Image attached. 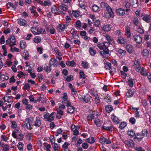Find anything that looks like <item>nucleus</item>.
<instances>
[{
    "mask_svg": "<svg viewBox=\"0 0 151 151\" xmlns=\"http://www.w3.org/2000/svg\"><path fill=\"white\" fill-rule=\"evenodd\" d=\"M133 66L134 68H136V70L137 72H138L141 69L140 65L137 60H136L134 61Z\"/></svg>",
    "mask_w": 151,
    "mask_h": 151,
    "instance_id": "1a4fd4ad",
    "label": "nucleus"
},
{
    "mask_svg": "<svg viewBox=\"0 0 151 151\" xmlns=\"http://www.w3.org/2000/svg\"><path fill=\"white\" fill-rule=\"evenodd\" d=\"M99 119L98 118H97V119H95L94 121L95 123L97 125V126L98 127H99L101 126V124L100 121H99Z\"/></svg>",
    "mask_w": 151,
    "mask_h": 151,
    "instance_id": "864d4df0",
    "label": "nucleus"
},
{
    "mask_svg": "<svg viewBox=\"0 0 151 151\" xmlns=\"http://www.w3.org/2000/svg\"><path fill=\"white\" fill-rule=\"evenodd\" d=\"M128 134L132 137L133 136H134L135 133L134 131L131 130L130 131H128L127 133Z\"/></svg>",
    "mask_w": 151,
    "mask_h": 151,
    "instance_id": "8fccbe9b",
    "label": "nucleus"
},
{
    "mask_svg": "<svg viewBox=\"0 0 151 151\" xmlns=\"http://www.w3.org/2000/svg\"><path fill=\"white\" fill-rule=\"evenodd\" d=\"M105 38L107 41L109 42H113V40L108 35H106L105 36Z\"/></svg>",
    "mask_w": 151,
    "mask_h": 151,
    "instance_id": "3c124183",
    "label": "nucleus"
},
{
    "mask_svg": "<svg viewBox=\"0 0 151 151\" xmlns=\"http://www.w3.org/2000/svg\"><path fill=\"white\" fill-rule=\"evenodd\" d=\"M31 31L35 35H37V29L36 28L34 27H32L31 28Z\"/></svg>",
    "mask_w": 151,
    "mask_h": 151,
    "instance_id": "6e6d98bb",
    "label": "nucleus"
},
{
    "mask_svg": "<svg viewBox=\"0 0 151 151\" xmlns=\"http://www.w3.org/2000/svg\"><path fill=\"white\" fill-rule=\"evenodd\" d=\"M59 8L57 7L55 5H54L51 8V11L52 13L54 14H57Z\"/></svg>",
    "mask_w": 151,
    "mask_h": 151,
    "instance_id": "dca6fc26",
    "label": "nucleus"
},
{
    "mask_svg": "<svg viewBox=\"0 0 151 151\" xmlns=\"http://www.w3.org/2000/svg\"><path fill=\"white\" fill-rule=\"evenodd\" d=\"M41 123V120L40 118L39 117H37L36 118L35 121L34 122V125L39 127L40 126Z\"/></svg>",
    "mask_w": 151,
    "mask_h": 151,
    "instance_id": "9b49d317",
    "label": "nucleus"
},
{
    "mask_svg": "<svg viewBox=\"0 0 151 151\" xmlns=\"http://www.w3.org/2000/svg\"><path fill=\"white\" fill-rule=\"evenodd\" d=\"M104 100L105 101L109 103L111 102V99L110 96L108 94H107L105 98H104Z\"/></svg>",
    "mask_w": 151,
    "mask_h": 151,
    "instance_id": "c9c22d12",
    "label": "nucleus"
},
{
    "mask_svg": "<svg viewBox=\"0 0 151 151\" xmlns=\"http://www.w3.org/2000/svg\"><path fill=\"white\" fill-rule=\"evenodd\" d=\"M79 75L81 78L85 79L86 78V75L84 74L83 72L81 70L79 72Z\"/></svg>",
    "mask_w": 151,
    "mask_h": 151,
    "instance_id": "79ce46f5",
    "label": "nucleus"
},
{
    "mask_svg": "<svg viewBox=\"0 0 151 151\" xmlns=\"http://www.w3.org/2000/svg\"><path fill=\"white\" fill-rule=\"evenodd\" d=\"M0 43L3 44L5 42L4 37V35L2 36L0 38Z\"/></svg>",
    "mask_w": 151,
    "mask_h": 151,
    "instance_id": "338daca9",
    "label": "nucleus"
},
{
    "mask_svg": "<svg viewBox=\"0 0 151 151\" xmlns=\"http://www.w3.org/2000/svg\"><path fill=\"white\" fill-rule=\"evenodd\" d=\"M106 140V138L104 137L100 138L99 139L100 142L101 144H105Z\"/></svg>",
    "mask_w": 151,
    "mask_h": 151,
    "instance_id": "bf43d9fd",
    "label": "nucleus"
},
{
    "mask_svg": "<svg viewBox=\"0 0 151 151\" xmlns=\"http://www.w3.org/2000/svg\"><path fill=\"white\" fill-rule=\"evenodd\" d=\"M133 94L134 92H133L132 91L129 90H128V92L127 93V96L128 97H131L133 96Z\"/></svg>",
    "mask_w": 151,
    "mask_h": 151,
    "instance_id": "58836bf2",
    "label": "nucleus"
},
{
    "mask_svg": "<svg viewBox=\"0 0 151 151\" xmlns=\"http://www.w3.org/2000/svg\"><path fill=\"white\" fill-rule=\"evenodd\" d=\"M133 38L134 40L138 44H139L142 42V38L140 36L134 35L133 36Z\"/></svg>",
    "mask_w": 151,
    "mask_h": 151,
    "instance_id": "6e6552de",
    "label": "nucleus"
},
{
    "mask_svg": "<svg viewBox=\"0 0 151 151\" xmlns=\"http://www.w3.org/2000/svg\"><path fill=\"white\" fill-rule=\"evenodd\" d=\"M49 64L50 66L52 65H53L54 66H56L58 64V62L55 59L52 58L50 60Z\"/></svg>",
    "mask_w": 151,
    "mask_h": 151,
    "instance_id": "2eb2a0df",
    "label": "nucleus"
},
{
    "mask_svg": "<svg viewBox=\"0 0 151 151\" xmlns=\"http://www.w3.org/2000/svg\"><path fill=\"white\" fill-rule=\"evenodd\" d=\"M23 145L22 144V143L21 142H19L18 143L17 147L18 148V149L20 150H22L23 149Z\"/></svg>",
    "mask_w": 151,
    "mask_h": 151,
    "instance_id": "de8ad7c7",
    "label": "nucleus"
},
{
    "mask_svg": "<svg viewBox=\"0 0 151 151\" xmlns=\"http://www.w3.org/2000/svg\"><path fill=\"white\" fill-rule=\"evenodd\" d=\"M142 134H135V137L139 141H140L144 136H146L147 134V130L144 129L142 132Z\"/></svg>",
    "mask_w": 151,
    "mask_h": 151,
    "instance_id": "f03ea898",
    "label": "nucleus"
},
{
    "mask_svg": "<svg viewBox=\"0 0 151 151\" xmlns=\"http://www.w3.org/2000/svg\"><path fill=\"white\" fill-rule=\"evenodd\" d=\"M68 99V96L67 95V94L66 93H64V96L62 98V99H63L64 100L63 101H62V103L63 104H65V102L67 101H68V100H67Z\"/></svg>",
    "mask_w": 151,
    "mask_h": 151,
    "instance_id": "c85d7f7f",
    "label": "nucleus"
},
{
    "mask_svg": "<svg viewBox=\"0 0 151 151\" xmlns=\"http://www.w3.org/2000/svg\"><path fill=\"white\" fill-rule=\"evenodd\" d=\"M44 69L46 72H47L48 73L50 72L51 71V66H46L44 67Z\"/></svg>",
    "mask_w": 151,
    "mask_h": 151,
    "instance_id": "49530a36",
    "label": "nucleus"
},
{
    "mask_svg": "<svg viewBox=\"0 0 151 151\" xmlns=\"http://www.w3.org/2000/svg\"><path fill=\"white\" fill-rule=\"evenodd\" d=\"M60 9L64 11H66L68 9L67 6L61 3L59 6Z\"/></svg>",
    "mask_w": 151,
    "mask_h": 151,
    "instance_id": "5701e85b",
    "label": "nucleus"
},
{
    "mask_svg": "<svg viewBox=\"0 0 151 151\" xmlns=\"http://www.w3.org/2000/svg\"><path fill=\"white\" fill-rule=\"evenodd\" d=\"M105 109L108 113H110L113 110V107L111 105L106 106Z\"/></svg>",
    "mask_w": 151,
    "mask_h": 151,
    "instance_id": "6ab92c4d",
    "label": "nucleus"
},
{
    "mask_svg": "<svg viewBox=\"0 0 151 151\" xmlns=\"http://www.w3.org/2000/svg\"><path fill=\"white\" fill-rule=\"evenodd\" d=\"M20 45L21 48L23 49L26 47L25 41L24 40L20 42Z\"/></svg>",
    "mask_w": 151,
    "mask_h": 151,
    "instance_id": "473e14b6",
    "label": "nucleus"
},
{
    "mask_svg": "<svg viewBox=\"0 0 151 151\" xmlns=\"http://www.w3.org/2000/svg\"><path fill=\"white\" fill-rule=\"evenodd\" d=\"M142 54L144 56H147L149 54V52L147 49H145L142 51Z\"/></svg>",
    "mask_w": 151,
    "mask_h": 151,
    "instance_id": "37998d69",
    "label": "nucleus"
},
{
    "mask_svg": "<svg viewBox=\"0 0 151 151\" xmlns=\"http://www.w3.org/2000/svg\"><path fill=\"white\" fill-rule=\"evenodd\" d=\"M29 9L31 11V13H32L34 16H36V14H37V12L35 11V8L34 6H32L29 8Z\"/></svg>",
    "mask_w": 151,
    "mask_h": 151,
    "instance_id": "cd10ccee",
    "label": "nucleus"
},
{
    "mask_svg": "<svg viewBox=\"0 0 151 151\" xmlns=\"http://www.w3.org/2000/svg\"><path fill=\"white\" fill-rule=\"evenodd\" d=\"M94 112H92V114L89 115L87 116L88 120L92 121L94 117Z\"/></svg>",
    "mask_w": 151,
    "mask_h": 151,
    "instance_id": "2f4dec72",
    "label": "nucleus"
},
{
    "mask_svg": "<svg viewBox=\"0 0 151 151\" xmlns=\"http://www.w3.org/2000/svg\"><path fill=\"white\" fill-rule=\"evenodd\" d=\"M6 45L10 47L13 46V45H16L15 37L12 36L11 35L10 36L8 40L6 41Z\"/></svg>",
    "mask_w": 151,
    "mask_h": 151,
    "instance_id": "f257e3e1",
    "label": "nucleus"
},
{
    "mask_svg": "<svg viewBox=\"0 0 151 151\" xmlns=\"http://www.w3.org/2000/svg\"><path fill=\"white\" fill-rule=\"evenodd\" d=\"M125 143L128 146L130 147H133L134 145V142L132 140H129V141L126 140L125 141Z\"/></svg>",
    "mask_w": 151,
    "mask_h": 151,
    "instance_id": "a211bd4d",
    "label": "nucleus"
},
{
    "mask_svg": "<svg viewBox=\"0 0 151 151\" xmlns=\"http://www.w3.org/2000/svg\"><path fill=\"white\" fill-rule=\"evenodd\" d=\"M89 51L90 55L92 56H94L96 54V50H93L92 47H90L89 48Z\"/></svg>",
    "mask_w": 151,
    "mask_h": 151,
    "instance_id": "4be33fe9",
    "label": "nucleus"
},
{
    "mask_svg": "<svg viewBox=\"0 0 151 151\" xmlns=\"http://www.w3.org/2000/svg\"><path fill=\"white\" fill-rule=\"evenodd\" d=\"M82 99L85 103H88L90 101L91 98L89 95H87L85 96L84 98H82Z\"/></svg>",
    "mask_w": 151,
    "mask_h": 151,
    "instance_id": "a878e982",
    "label": "nucleus"
},
{
    "mask_svg": "<svg viewBox=\"0 0 151 151\" xmlns=\"http://www.w3.org/2000/svg\"><path fill=\"white\" fill-rule=\"evenodd\" d=\"M65 104L66 106L67 107L68 112L70 114L73 113L74 111V107L71 105L69 101L65 102Z\"/></svg>",
    "mask_w": 151,
    "mask_h": 151,
    "instance_id": "7ed1b4c3",
    "label": "nucleus"
},
{
    "mask_svg": "<svg viewBox=\"0 0 151 151\" xmlns=\"http://www.w3.org/2000/svg\"><path fill=\"white\" fill-rule=\"evenodd\" d=\"M112 127L110 126L109 127L106 126H102V128L103 129L107 131H110L112 130Z\"/></svg>",
    "mask_w": 151,
    "mask_h": 151,
    "instance_id": "ea45409f",
    "label": "nucleus"
},
{
    "mask_svg": "<svg viewBox=\"0 0 151 151\" xmlns=\"http://www.w3.org/2000/svg\"><path fill=\"white\" fill-rule=\"evenodd\" d=\"M24 88L25 89H27L28 91L30 89V87L29 85V84L28 83H26L24 84Z\"/></svg>",
    "mask_w": 151,
    "mask_h": 151,
    "instance_id": "0e129e2a",
    "label": "nucleus"
},
{
    "mask_svg": "<svg viewBox=\"0 0 151 151\" xmlns=\"http://www.w3.org/2000/svg\"><path fill=\"white\" fill-rule=\"evenodd\" d=\"M127 126V124L124 122H122L119 126V128L122 129H124Z\"/></svg>",
    "mask_w": 151,
    "mask_h": 151,
    "instance_id": "09e8293b",
    "label": "nucleus"
},
{
    "mask_svg": "<svg viewBox=\"0 0 151 151\" xmlns=\"http://www.w3.org/2000/svg\"><path fill=\"white\" fill-rule=\"evenodd\" d=\"M106 11L108 12V13L110 16V17L113 18L114 16V13L112 11V9L111 7L107 5V6L106 8Z\"/></svg>",
    "mask_w": 151,
    "mask_h": 151,
    "instance_id": "0eeeda50",
    "label": "nucleus"
},
{
    "mask_svg": "<svg viewBox=\"0 0 151 151\" xmlns=\"http://www.w3.org/2000/svg\"><path fill=\"white\" fill-rule=\"evenodd\" d=\"M43 145L44 146L46 147V150H48L50 149L51 148V146L50 145L48 144L47 143H44Z\"/></svg>",
    "mask_w": 151,
    "mask_h": 151,
    "instance_id": "e2e57ef3",
    "label": "nucleus"
},
{
    "mask_svg": "<svg viewBox=\"0 0 151 151\" xmlns=\"http://www.w3.org/2000/svg\"><path fill=\"white\" fill-rule=\"evenodd\" d=\"M140 73L141 74L144 76H145L148 75L147 73L146 72V70L143 67L142 68Z\"/></svg>",
    "mask_w": 151,
    "mask_h": 151,
    "instance_id": "bb28decb",
    "label": "nucleus"
},
{
    "mask_svg": "<svg viewBox=\"0 0 151 151\" xmlns=\"http://www.w3.org/2000/svg\"><path fill=\"white\" fill-rule=\"evenodd\" d=\"M125 35L128 38L130 37L131 33L130 32V28L128 26L125 27Z\"/></svg>",
    "mask_w": 151,
    "mask_h": 151,
    "instance_id": "39448f33",
    "label": "nucleus"
},
{
    "mask_svg": "<svg viewBox=\"0 0 151 151\" xmlns=\"http://www.w3.org/2000/svg\"><path fill=\"white\" fill-rule=\"evenodd\" d=\"M18 23L20 26L27 27L28 25L27 21L24 19H18Z\"/></svg>",
    "mask_w": 151,
    "mask_h": 151,
    "instance_id": "423d86ee",
    "label": "nucleus"
},
{
    "mask_svg": "<svg viewBox=\"0 0 151 151\" xmlns=\"http://www.w3.org/2000/svg\"><path fill=\"white\" fill-rule=\"evenodd\" d=\"M11 122L12 124L11 127L13 128H16L17 127V124L15 121H11Z\"/></svg>",
    "mask_w": 151,
    "mask_h": 151,
    "instance_id": "a18cd8bd",
    "label": "nucleus"
},
{
    "mask_svg": "<svg viewBox=\"0 0 151 151\" xmlns=\"http://www.w3.org/2000/svg\"><path fill=\"white\" fill-rule=\"evenodd\" d=\"M66 27L65 24H59L57 27V30L60 32L64 31Z\"/></svg>",
    "mask_w": 151,
    "mask_h": 151,
    "instance_id": "f8f14e48",
    "label": "nucleus"
},
{
    "mask_svg": "<svg viewBox=\"0 0 151 151\" xmlns=\"http://www.w3.org/2000/svg\"><path fill=\"white\" fill-rule=\"evenodd\" d=\"M30 119L29 118H26L25 121L24 122V124H22V126L23 127H26L28 129L31 130L32 129L31 126L29 123Z\"/></svg>",
    "mask_w": 151,
    "mask_h": 151,
    "instance_id": "20e7f679",
    "label": "nucleus"
},
{
    "mask_svg": "<svg viewBox=\"0 0 151 151\" xmlns=\"http://www.w3.org/2000/svg\"><path fill=\"white\" fill-rule=\"evenodd\" d=\"M133 23L136 25H137L138 24L139 22L138 20L136 18H134L133 19Z\"/></svg>",
    "mask_w": 151,
    "mask_h": 151,
    "instance_id": "052dcab7",
    "label": "nucleus"
},
{
    "mask_svg": "<svg viewBox=\"0 0 151 151\" xmlns=\"http://www.w3.org/2000/svg\"><path fill=\"white\" fill-rule=\"evenodd\" d=\"M7 6L8 8H9L10 7H12L13 8L15 9L13 4L11 2H8L7 4Z\"/></svg>",
    "mask_w": 151,
    "mask_h": 151,
    "instance_id": "13d9d810",
    "label": "nucleus"
},
{
    "mask_svg": "<svg viewBox=\"0 0 151 151\" xmlns=\"http://www.w3.org/2000/svg\"><path fill=\"white\" fill-rule=\"evenodd\" d=\"M103 29L105 31L108 32L111 29V27L109 25H106L103 27Z\"/></svg>",
    "mask_w": 151,
    "mask_h": 151,
    "instance_id": "e433bc0d",
    "label": "nucleus"
},
{
    "mask_svg": "<svg viewBox=\"0 0 151 151\" xmlns=\"http://www.w3.org/2000/svg\"><path fill=\"white\" fill-rule=\"evenodd\" d=\"M111 119L113 121L115 122L116 124H118L120 120L118 117L114 115L112 116Z\"/></svg>",
    "mask_w": 151,
    "mask_h": 151,
    "instance_id": "aec40b11",
    "label": "nucleus"
},
{
    "mask_svg": "<svg viewBox=\"0 0 151 151\" xmlns=\"http://www.w3.org/2000/svg\"><path fill=\"white\" fill-rule=\"evenodd\" d=\"M151 17L149 15H145L142 17V19L147 23L150 22Z\"/></svg>",
    "mask_w": 151,
    "mask_h": 151,
    "instance_id": "4468645a",
    "label": "nucleus"
},
{
    "mask_svg": "<svg viewBox=\"0 0 151 151\" xmlns=\"http://www.w3.org/2000/svg\"><path fill=\"white\" fill-rule=\"evenodd\" d=\"M11 47L10 50L12 52L15 51L16 52H19V50L18 48H16V47H12V46L10 47Z\"/></svg>",
    "mask_w": 151,
    "mask_h": 151,
    "instance_id": "603ef678",
    "label": "nucleus"
},
{
    "mask_svg": "<svg viewBox=\"0 0 151 151\" xmlns=\"http://www.w3.org/2000/svg\"><path fill=\"white\" fill-rule=\"evenodd\" d=\"M57 114L60 115H63V112L62 110L59 109H56Z\"/></svg>",
    "mask_w": 151,
    "mask_h": 151,
    "instance_id": "5fc2aeb1",
    "label": "nucleus"
},
{
    "mask_svg": "<svg viewBox=\"0 0 151 151\" xmlns=\"http://www.w3.org/2000/svg\"><path fill=\"white\" fill-rule=\"evenodd\" d=\"M10 32V29L9 28H6L5 29L3 32L4 34H7L8 33H9Z\"/></svg>",
    "mask_w": 151,
    "mask_h": 151,
    "instance_id": "680f3d73",
    "label": "nucleus"
},
{
    "mask_svg": "<svg viewBox=\"0 0 151 151\" xmlns=\"http://www.w3.org/2000/svg\"><path fill=\"white\" fill-rule=\"evenodd\" d=\"M55 114V112H52L49 115L48 119V121L49 122H51L53 121L54 119V115Z\"/></svg>",
    "mask_w": 151,
    "mask_h": 151,
    "instance_id": "f3484780",
    "label": "nucleus"
},
{
    "mask_svg": "<svg viewBox=\"0 0 151 151\" xmlns=\"http://www.w3.org/2000/svg\"><path fill=\"white\" fill-rule=\"evenodd\" d=\"M46 32L45 29L42 28H38L37 29V35L41 34H45Z\"/></svg>",
    "mask_w": 151,
    "mask_h": 151,
    "instance_id": "393cba45",
    "label": "nucleus"
},
{
    "mask_svg": "<svg viewBox=\"0 0 151 151\" xmlns=\"http://www.w3.org/2000/svg\"><path fill=\"white\" fill-rule=\"evenodd\" d=\"M82 147L85 149H87L88 147V145L86 143H84L82 145Z\"/></svg>",
    "mask_w": 151,
    "mask_h": 151,
    "instance_id": "4d7b16f0",
    "label": "nucleus"
},
{
    "mask_svg": "<svg viewBox=\"0 0 151 151\" xmlns=\"http://www.w3.org/2000/svg\"><path fill=\"white\" fill-rule=\"evenodd\" d=\"M103 51H100V54L101 55H103V54L105 53L107 54H109V51L108 48H103Z\"/></svg>",
    "mask_w": 151,
    "mask_h": 151,
    "instance_id": "7c9ffc66",
    "label": "nucleus"
},
{
    "mask_svg": "<svg viewBox=\"0 0 151 151\" xmlns=\"http://www.w3.org/2000/svg\"><path fill=\"white\" fill-rule=\"evenodd\" d=\"M126 49L127 51L129 53L131 54L134 52L133 46L131 45H128L126 46Z\"/></svg>",
    "mask_w": 151,
    "mask_h": 151,
    "instance_id": "ddd939ff",
    "label": "nucleus"
},
{
    "mask_svg": "<svg viewBox=\"0 0 151 151\" xmlns=\"http://www.w3.org/2000/svg\"><path fill=\"white\" fill-rule=\"evenodd\" d=\"M93 11L95 12H96L100 11V9L99 7L96 5H93L92 7Z\"/></svg>",
    "mask_w": 151,
    "mask_h": 151,
    "instance_id": "f704fd0d",
    "label": "nucleus"
},
{
    "mask_svg": "<svg viewBox=\"0 0 151 151\" xmlns=\"http://www.w3.org/2000/svg\"><path fill=\"white\" fill-rule=\"evenodd\" d=\"M118 43L119 44H123L124 43V40L122 37H119L117 40Z\"/></svg>",
    "mask_w": 151,
    "mask_h": 151,
    "instance_id": "72a5a7b5",
    "label": "nucleus"
},
{
    "mask_svg": "<svg viewBox=\"0 0 151 151\" xmlns=\"http://www.w3.org/2000/svg\"><path fill=\"white\" fill-rule=\"evenodd\" d=\"M116 13L118 15L123 16L125 14V12L124 9L120 8L116 10Z\"/></svg>",
    "mask_w": 151,
    "mask_h": 151,
    "instance_id": "9d476101",
    "label": "nucleus"
},
{
    "mask_svg": "<svg viewBox=\"0 0 151 151\" xmlns=\"http://www.w3.org/2000/svg\"><path fill=\"white\" fill-rule=\"evenodd\" d=\"M81 64L83 68L85 69H87L88 68L89 64L87 61H82Z\"/></svg>",
    "mask_w": 151,
    "mask_h": 151,
    "instance_id": "412c9836",
    "label": "nucleus"
},
{
    "mask_svg": "<svg viewBox=\"0 0 151 151\" xmlns=\"http://www.w3.org/2000/svg\"><path fill=\"white\" fill-rule=\"evenodd\" d=\"M70 144L66 142L64 143V145H62V146L63 148H64L65 149H67L68 146Z\"/></svg>",
    "mask_w": 151,
    "mask_h": 151,
    "instance_id": "69168bd1",
    "label": "nucleus"
},
{
    "mask_svg": "<svg viewBox=\"0 0 151 151\" xmlns=\"http://www.w3.org/2000/svg\"><path fill=\"white\" fill-rule=\"evenodd\" d=\"M86 142L90 144L93 143L95 142L94 138L92 137L91 138H88L86 139Z\"/></svg>",
    "mask_w": 151,
    "mask_h": 151,
    "instance_id": "c756f323",
    "label": "nucleus"
},
{
    "mask_svg": "<svg viewBox=\"0 0 151 151\" xmlns=\"http://www.w3.org/2000/svg\"><path fill=\"white\" fill-rule=\"evenodd\" d=\"M133 81L134 80L131 78H129L128 79L127 84L131 87H133Z\"/></svg>",
    "mask_w": 151,
    "mask_h": 151,
    "instance_id": "b1692460",
    "label": "nucleus"
},
{
    "mask_svg": "<svg viewBox=\"0 0 151 151\" xmlns=\"http://www.w3.org/2000/svg\"><path fill=\"white\" fill-rule=\"evenodd\" d=\"M41 41V39L40 37L38 36H36L34 39V42L37 43H39Z\"/></svg>",
    "mask_w": 151,
    "mask_h": 151,
    "instance_id": "4c0bfd02",
    "label": "nucleus"
},
{
    "mask_svg": "<svg viewBox=\"0 0 151 151\" xmlns=\"http://www.w3.org/2000/svg\"><path fill=\"white\" fill-rule=\"evenodd\" d=\"M105 68L106 69L110 70L111 68V64L110 63H107L106 64Z\"/></svg>",
    "mask_w": 151,
    "mask_h": 151,
    "instance_id": "c03bdc74",
    "label": "nucleus"
},
{
    "mask_svg": "<svg viewBox=\"0 0 151 151\" xmlns=\"http://www.w3.org/2000/svg\"><path fill=\"white\" fill-rule=\"evenodd\" d=\"M43 4L45 6H50L51 5V2L49 0H47L45 1Z\"/></svg>",
    "mask_w": 151,
    "mask_h": 151,
    "instance_id": "a19ab883",
    "label": "nucleus"
},
{
    "mask_svg": "<svg viewBox=\"0 0 151 151\" xmlns=\"http://www.w3.org/2000/svg\"><path fill=\"white\" fill-rule=\"evenodd\" d=\"M135 121V119L133 117H131L129 120V122L132 124H134Z\"/></svg>",
    "mask_w": 151,
    "mask_h": 151,
    "instance_id": "774afa93",
    "label": "nucleus"
}]
</instances>
